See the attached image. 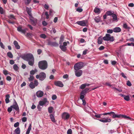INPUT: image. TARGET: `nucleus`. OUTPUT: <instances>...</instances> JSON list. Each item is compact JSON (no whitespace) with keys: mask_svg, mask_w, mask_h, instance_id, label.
Segmentation results:
<instances>
[{"mask_svg":"<svg viewBox=\"0 0 134 134\" xmlns=\"http://www.w3.org/2000/svg\"><path fill=\"white\" fill-rule=\"evenodd\" d=\"M22 58L28 62L29 64L33 66L34 63V58L33 55L31 53H27L23 55Z\"/></svg>","mask_w":134,"mask_h":134,"instance_id":"1","label":"nucleus"},{"mask_svg":"<svg viewBox=\"0 0 134 134\" xmlns=\"http://www.w3.org/2000/svg\"><path fill=\"white\" fill-rule=\"evenodd\" d=\"M47 63L45 60L40 61L38 62V66L40 69L41 70H44L47 67Z\"/></svg>","mask_w":134,"mask_h":134,"instance_id":"2","label":"nucleus"},{"mask_svg":"<svg viewBox=\"0 0 134 134\" xmlns=\"http://www.w3.org/2000/svg\"><path fill=\"white\" fill-rule=\"evenodd\" d=\"M46 77V74L43 72H41L39 75H37L36 76V78L37 79H39V80L41 81L44 80Z\"/></svg>","mask_w":134,"mask_h":134,"instance_id":"3","label":"nucleus"},{"mask_svg":"<svg viewBox=\"0 0 134 134\" xmlns=\"http://www.w3.org/2000/svg\"><path fill=\"white\" fill-rule=\"evenodd\" d=\"M103 39L104 41H110L112 42L114 40L113 37L111 36L110 35L108 34H107L105 36L103 37Z\"/></svg>","mask_w":134,"mask_h":134,"instance_id":"4","label":"nucleus"},{"mask_svg":"<svg viewBox=\"0 0 134 134\" xmlns=\"http://www.w3.org/2000/svg\"><path fill=\"white\" fill-rule=\"evenodd\" d=\"M83 66V64L82 62H80L76 64L74 66L75 70H78L81 69Z\"/></svg>","mask_w":134,"mask_h":134,"instance_id":"5","label":"nucleus"},{"mask_svg":"<svg viewBox=\"0 0 134 134\" xmlns=\"http://www.w3.org/2000/svg\"><path fill=\"white\" fill-rule=\"evenodd\" d=\"M14 104L13 105L11 106V107H12V108L14 109L16 111H18L19 110V108L18 105L15 100H14Z\"/></svg>","mask_w":134,"mask_h":134,"instance_id":"6","label":"nucleus"},{"mask_svg":"<svg viewBox=\"0 0 134 134\" xmlns=\"http://www.w3.org/2000/svg\"><path fill=\"white\" fill-rule=\"evenodd\" d=\"M111 115H113L112 117L113 118H126V115L121 114H115L114 112V114H111Z\"/></svg>","mask_w":134,"mask_h":134,"instance_id":"7","label":"nucleus"},{"mask_svg":"<svg viewBox=\"0 0 134 134\" xmlns=\"http://www.w3.org/2000/svg\"><path fill=\"white\" fill-rule=\"evenodd\" d=\"M17 30L18 31L24 34H25L26 32V31L28 30V29L26 28L24 29H22V27L19 26L17 27Z\"/></svg>","mask_w":134,"mask_h":134,"instance_id":"8","label":"nucleus"},{"mask_svg":"<svg viewBox=\"0 0 134 134\" xmlns=\"http://www.w3.org/2000/svg\"><path fill=\"white\" fill-rule=\"evenodd\" d=\"M75 75L77 77H79L82 75V71L81 70H75Z\"/></svg>","mask_w":134,"mask_h":134,"instance_id":"9","label":"nucleus"},{"mask_svg":"<svg viewBox=\"0 0 134 134\" xmlns=\"http://www.w3.org/2000/svg\"><path fill=\"white\" fill-rule=\"evenodd\" d=\"M70 115L67 113H64L62 115V118L64 120L68 119L70 117Z\"/></svg>","mask_w":134,"mask_h":134,"instance_id":"10","label":"nucleus"},{"mask_svg":"<svg viewBox=\"0 0 134 134\" xmlns=\"http://www.w3.org/2000/svg\"><path fill=\"white\" fill-rule=\"evenodd\" d=\"M76 24L82 26H85L86 25V21L84 20L77 21L76 23Z\"/></svg>","mask_w":134,"mask_h":134,"instance_id":"11","label":"nucleus"},{"mask_svg":"<svg viewBox=\"0 0 134 134\" xmlns=\"http://www.w3.org/2000/svg\"><path fill=\"white\" fill-rule=\"evenodd\" d=\"M48 104L49 102L47 101V99L46 98H44L43 100L40 101L39 102V105L41 106H43V105L47 104Z\"/></svg>","mask_w":134,"mask_h":134,"instance_id":"12","label":"nucleus"},{"mask_svg":"<svg viewBox=\"0 0 134 134\" xmlns=\"http://www.w3.org/2000/svg\"><path fill=\"white\" fill-rule=\"evenodd\" d=\"M54 84L55 85L60 87H63L64 85L62 82L60 81H55L54 82Z\"/></svg>","mask_w":134,"mask_h":134,"instance_id":"13","label":"nucleus"},{"mask_svg":"<svg viewBox=\"0 0 134 134\" xmlns=\"http://www.w3.org/2000/svg\"><path fill=\"white\" fill-rule=\"evenodd\" d=\"M43 92L41 91H38L36 93V96L38 97H42L43 96Z\"/></svg>","mask_w":134,"mask_h":134,"instance_id":"14","label":"nucleus"},{"mask_svg":"<svg viewBox=\"0 0 134 134\" xmlns=\"http://www.w3.org/2000/svg\"><path fill=\"white\" fill-rule=\"evenodd\" d=\"M48 45L55 47L59 46L58 44L55 42H48Z\"/></svg>","mask_w":134,"mask_h":134,"instance_id":"15","label":"nucleus"},{"mask_svg":"<svg viewBox=\"0 0 134 134\" xmlns=\"http://www.w3.org/2000/svg\"><path fill=\"white\" fill-rule=\"evenodd\" d=\"M103 119H99L100 121L103 122H110L111 121V120L110 119L103 118Z\"/></svg>","mask_w":134,"mask_h":134,"instance_id":"16","label":"nucleus"},{"mask_svg":"<svg viewBox=\"0 0 134 134\" xmlns=\"http://www.w3.org/2000/svg\"><path fill=\"white\" fill-rule=\"evenodd\" d=\"M31 21V24L33 26H35L37 23V20L36 19H34L33 18L30 19Z\"/></svg>","mask_w":134,"mask_h":134,"instance_id":"17","label":"nucleus"},{"mask_svg":"<svg viewBox=\"0 0 134 134\" xmlns=\"http://www.w3.org/2000/svg\"><path fill=\"white\" fill-rule=\"evenodd\" d=\"M13 44L15 46V48L16 49H19L20 48V46L18 44V42L16 41H14Z\"/></svg>","mask_w":134,"mask_h":134,"instance_id":"18","label":"nucleus"},{"mask_svg":"<svg viewBox=\"0 0 134 134\" xmlns=\"http://www.w3.org/2000/svg\"><path fill=\"white\" fill-rule=\"evenodd\" d=\"M121 29L119 27H115L113 29V31L115 32H119L121 31Z\"/></svg>","mask_w":134,"mask_h":134,"instance_id":"19","label":"nucleus"},{"mask_svg":"<svg viewBox=\"0 0 134 134\" xmlns=\"http://www.w3.org/2000/svg\"><path fill=\"white\" fill-rule=\"evenodd\" d=\"M50 118L52 122H56L54 118V115L53 114H51L50 115Z\"/></svg>","mask_w":134,"mask_h":134,"instance_id":"20","label":"nucleus"},{"mask_svg":"<svg viewBox=\"0 0 134 134\" xmlns=\"http://www.w3.org/2000/svg\"><path fill=\"white\" fill-rule=\"evenodd\" d=\"M59 47L61 50L64 52H65L67 50L66 47L63 45H60Z\"/></svg>","mask_w":134,"mask_h":134,"instance_id":"21","label":"nucleus"},{"mask_svg":"<svg viewBox=\"0 0 134 134\" xmlns=\"http://www.w3.org/2000/svg\"><path fill=\"white\" fill-rule=\"evenodd\" d=\"M26 10L28 15L29 16H31V9L30 8H29L27 7L26 8Z\"/></svg>","mask_w":134,"mask_h":134,"instance_id":"22","label":"nucleus"},{"mask_svg":"<svg viewBox=\"0 0 134 134\" xmlns=\"http://www.w3.org/2000/svg\"><path fill=\"white\" fill-rule=\"evenodd\" d=\"M31 129V124H30L29 125L28 128L26 131V134H29Z\"/></svg>","mask_w":134,"mask_h":134,"instance_id":"23","label":"nucleus"},{"mask_svg":"<svg viewBox=\"0 0 134 134\" xmlns=\"http://www.w3.org/2000/svg\"><path fill=\"white\" fill-rule=\"evenodd\" d=\"M14 132L16 134H20V128L19 127H17L15 130Z\"/></svg>","mask_w":134,"mask_h":134,"instance_id":"24","label":"nucleus"},{"mask_svg":"<svg viewBox=\"0 0 134 134\" xmlns=\"http://www.w3.org/2000/svg\"><path fill=\"white\" fill-rule=\"evenodd\" d=\"M64 36L63 35H62L60 37V40L59 41V43L60 44H62L64 41Z\"/></svg>","mask_w":134,"mask_h":134,"instance_id":"25","label":"nucleus"},{"mask_svg":"<svg viewBox=\"0 0 134 134\" xmlns=\"http://www.w3.org/2000/svg\"><path fill=\"white\" fill-rule=\"evenodd\" d=\"M6 98L5 99V103H8L9 102V98L10 97V96L9 94H7L6 96Z\"/></svg>","mask_w":134,"mask_h":134,"instance_id":"26","label":"nucleus"},{"mask_svg":"<svg viewBox=\"0 0 134 134\" xmlns=\"http://www.w3.org/2000/svg\"><path fill=\"white\" fill-rule=\"evenodd\" d=\"M54 109L52 107H50L48 108V112L49 113H52Z\"/></svg>","mask_w":134,"mask_h":134,"instance_id":"27","label":"nucleus"},{"mask_svg":"<svg viewBox=\"0 0 134 134\" xmlns=\"http://www.w3.org/2000/svg\"><path fill=\"white\" fill-rule=\"evenodd\" d=\"M29 86L32 89H33L35 87V86L33 82H31L30 83L29 85Z\"/></svg>","mask_w":134,"mask_h":134,"instance_id":"28","label":"nucleus"},{"mask_svg":"<svg viewBox=\"0 0 134 134\" xmlns=\"http://www.w3.org/2000/svg\"><path fill=\"white\" fill-rule=\"evenodd\" d=\"M94 12L96 13H99L100 12L99 9L96 7L94 10Z\"/></svg>","mask_w":134,"mask_h":134,"instance_id":"29","label":"nucleus"},{"mask_svg":"<svg viewBox=\"0 0 134 134\" xmlns=\"http://www.w3.org/2000/svg\"><path fill=\"white\" fill-rule=\"evenodd\" d=\"M7 55L9 58H12L13 57V55L12 53L10 52H8L7 53Z\"/></svg>","mask_w":134,"mask_h":134,"instance_id":"30","label":"nucleus"},{"mask_svg":"<svg viewBox=\"0 0 134 134\" xmlns=\"http://www.w3.org/2000/svg\"><path fill=\"white\" fill-rule=\"evenodd\" d=\"M114 12L111 11H109L107 12L106 13V14L108 15H113L114 14Z\"/></svg>","mask_w":134,"mask_h":134,"instance_id":"31","label":"nucleus"},{"mask_svg":"<svg viewBox=\"0 0 134 134\" xmlns=\"http://www.w3.org/2000/svg\"><path fill=\"white\" fill-rule=\"evenodd\" d=\"M133 120V119L129 117L128 116H126V122H127L128 123L130 122L128 121V120H129L130 121H132Z\"/></svg>","mask_w":134,"mask_h":134,"instance_id":"32","label":"nucleus"},{"mask_svg":"<svg viewBox=\"0 0 134 134\" xmlns=\"http://www.w3.org/2000/svg\"><path fill=\"white\" fill-rule=\"evenodd\" d=\"M112 17L113 18V21H115L117 19V16L115 14H113L112 15Z\"/></svg>","mask_w":134,"mask_h":134,"instance_id":"33","label":"nucleus"},{"mask_svg":"<svg viewBox=\"0 0 134 134\" xmlns=\"http://www.w3.org/2000/svg\"><path fill=\"white\" fill-rule=\"evenodd\" d=\"M13 68L15 71H17L19 69V67L16 64H15L13 65Z\"/></svg>","mask_w":134,"mask_h":134,"instance_id":"34","label":"nucleus"},{"mask_svg":"<svg viewBox=\"0 0 134 134\" xmlns=\"http://www.w3.org/2000/svg\"><path fill=\"white\" fill-rule=\"evenodd\" d=\"M94 20L95 22L97 23H98L100 21V18L98 17H95L94 18Z\"/></svg>","mask_w":134,"mask_h":134,"instance_id":"35","label":"nucleus"},{"mask_svg":"<svg viewBox=\"0 0 134 134\" xmlns=\"http://www.w3.org/2000/svg\"><path fill=\"white\" fill-rule=\"evenodd\" d=\"M34 78V77L33 76L30 75V77L29 78V81H32Z\"/></svg>","mask_w":134,"mask_h":134,"instance_id":"36","label":"nucleus"},{"mask_svg":"<svg viewBox=\"0 0 134 134\" xmlns=\"http://www.w3.org/2000/svg\"><path fill=\"white\" fill-rule=\"evenodd\" d=\"M97 42L98 44H101L102 42V38H99L98 39Z\"/></svg>","mask_w":134,"mask_h":134,"instance_id":"37","label":"nucleus"},{"mask_svg":"<svg viewBox=\"0 0 134 134\" xmlns=\"http://www.w3.org/2000/svg\"><path fill=\"white\" fill-rule=\"evenodd\" d=\"M32 34L30 33H27L26 34V35L27 37H28L30 38H31L32 37Z\"/></svg>","mask_w":134,"mask_h":134,"instance_id":"38","label":"nucleus"},{"mask_svg":"<svg viewBox=\"0 0 134 134\" xmlns=\"http://www.w3.org/2000/svg\"><path fill=\"white\" fill-rule=\"evenodd\" d=\"M7 22L10 24H14L15 23V21H11V20L10 19H8L7 20Z\"/></svg>","mask_w":134,"mask_h":134,"instance_id":"39","label":"nucleus"},{"mask_svg":"<svg viewBox=\"0 0 134 134\" xmlns=\"http://www.w3.org/2000/svg\"><path fill=\"white\" fill-rule=\"evenodd\" d=\"M40 37L41 38L45 39L46 38V35L44 34H42L40 35Z\"/></svg>","mask_w":134,"mask_h":134,"instance_id":"40","label":"nucleus"},{"mask_svg":"<svg viewBox=\"0 0 134 134\" xmlns=\"http://www.w3.org/2000/svg\"><path fill=\"white\" fill-rule=\"evenodd\" d=\"M9 18L10 19H11L12 18H13V19L14 20L16 19V18H15V16H14V15L12 14L10 15L9 17Z\"/></svg>","mask_w":134,"mask_h":134,"instance_id":"41","label":"nucleus"},{"mask_svg":"<svg viewBox=\"0 0 134 134\" xmlns=\"http://www.w3.org/2000/svg\"><path fill=\"white\" fill-rule=\"evenodd\" d=\"M86 87V85H85V83L82 84L80 86V88L81 89H83Z\"/></svg>","mask_w":134,"mask_h":134,"instance_id":"42","label":"nucleus"},{"mask_svg":"<svg viewBox=\"0 0 134 134\" xmlns=\"http://www.w3.org/2000/svg\"><path fill=\"white\" fill-rule=\"evenodd\" d=\"M126 84L129 87H130L132 86V84L131 82L129 80L127 81Z\"/></svg>","mask_w":134,"mask_h":134,"instance_id":"43","label":"nucleus"},{"mask_svg":"<svg viewBox=\"0 0 134 134\" xmlns=\"http://www.w3.org/2000/svg\"><path fill=\"white\" fill-rule=\"evenodd\" d=\"M72 131L71 129H69L67 132V134H72Z\"/></svg>","mask_w":134,"mask_h":134,"instance_id":"44","label":"nucleus"},{"mask_svg":"<svg viewBox=\"0 0 134 134\" xmlns=\"http://www.w3.org/2000/svg\"><path fill=\"white\" fill-rule=\"evenodd\" d=\"M12 108L11 107V106H10V107H9L7 109V111L9 113H10L12 110Z\"/></svg>","mask_w":134,"mask_h":134,"instance_id":"45","label":"nucleus"},{"mask_svg":"<svg viewBox=\"0 0 134 134\" xmlns=\"http://www.w3.org/2000/svg\"><path fill=\"white\" fill-rule=\"evenodd\" d=\"M113 30H112L111 29H108L107 30V32L108 33L111 34L113 33Z\"/></svg>","mask_w":134,"mask_h":134,"instance_id":"46","label":"nucleus"},{"mask_svg":"<svg viewBox=\"0 0 134 134\" xmlns=\"http://www.w3.org/2000/svg\"><path fill=\"white\" fill-rule=\"evenodd\" d=\"M19 125V123L17 122L14 124V126L15 127H16Z\"/></svg>","mask_w":134,"mask_h":134,"instance_id":"47","label":"nucleus"},{"mask_svg":"<svg viewBox=\"0 0 134 134\" xmlns=\"http://www.w3.org/2000/svg\"><path fill=\"white\" fill-rule=\"evenodd\" d=\"M44 15L46 16V18L47 19H48L49 18V15L48 14V12H45Z\"/></svg>","mask_w":134,"mask_h":134,"instance_id":"48","label":"nucleus"},{"mask_svg":"<svg viewBox=\"0 0 134 134\" xmlns=\"http://www.w3.org/2000/svg\"><path fill=\"white\" fill-rule=\"evenodd\" d=\"M57 98V96L55 94L53 95L52 96V99L53 100Z\"/></svg>","mask_w":134,"mask_h":134,"instance_id":"49","label":"nucleus"},{"mask_svg":"<svg viewBox=\"0 0 134 134\" xmlns=\"http://www.w3.org/2000/svg\"><path fill=\"white\" fill-rule=\"evenodd\" d=\"M76 11L79 12H81L83 11V9L82 8H78L76 9Z\"/></svg>","mask_w":134,"mask_h":134,"instance_id":"50","label":"nucleus"},{"mask_svg":"<svg viewBox=\"0 0 134 134\" xmlns=\"http://www.w3.org/2000/svg\"><path fill=\"white\" fill-rule=\"evenodd\" d=\"M6 80L8 81H10L11 80L12 78L11 77L9 76H8L6 77Z\"/></svg>","mask_w":134,"mask_h":134,"instance_id":"51","label":"nucleus"},{"mask_svg":"<svg viewBox=\"0 0 134 134\" xmlns=\"http://www.w3.org/2000/svg\"><path fill=\"white\" fill-rule=\"evenodd\" d=\"M0 13L1 14H2L4 13L3 10L1 7H0Z\"/></svg>","mask_w":134,"mask_h":134,"instance_id":"52","label":"nucleus"},{"mask_svg":"<svg viewBox=\"0 0 134 134\" xmlns=\"http://www.w3.org/2000/svg\"><path fill=\"white\" fill-rule=\"evenodd\" d=\"M8 71L7 70H4L3 71V73L5 75H6L8 74Z\"/></svg>","mask_w":134,"mask_h":134,"instance_id":"53","label":"nucleus"},{"mask_svg":"<svg viewBox=\"0 0 134 134\" xmlns=\"http://www.w3.org/2000/svg\"><path fill=\"white\" fill-rule=\"evenodd\" d=\"M38 84V82L37 80H35L34 81V85L35 86H37Z\"/></svg>","mask_w":134,"mask_h":134,"instance_id":"54","label":"nucleus"},{"mask_svg":"<svg viewBox=\"0 0 134 134\" xmlns=\"http://www.w3.org/2000/svg\"><path fill=\"white\" fill-rule=\"evenodd\" d=\"M85 97L84 95L80 94V99L82 100Z\"/></svg>","mask_w":134,"mask_h":134,"instance_id":"55","label":"nucleus"},{"mask_svg":"<svg viewBox=\"0 0 134 134\" xmlns=\"http://www.w3.org/2000/svg\"><path fill=\"white\" fill-rule=\"evenodd\" d=\"M9 63L10 64L13 65L15 63V62L13 60L11 59L10 60Z\"/></svg>","mask_w":134,"mask_h":134,"instance_id":"56","label":"nucleus"},{"mask_svg":"<svg viewBox=\"0 0 134 134\" xmlns=\"http://www.w3.org/2000/svg\"><path fill=\"white\" fill-rule=\"evenodd\" d=\"M104 47L103 46H100L99 48V50L101 51L104 49Z\"/></svg>","mask_w":134,"mask_h":134,"instance_id":"57","label":"nucleus"},{"mask_svg":"<svg viewBox=\"0 0 134 134\" xmlns=\"http://www.w3.org/2000/svg\"><path fill=\"white\" fill-rule=\"evenodd\" d=\"M127 44L129 46H134V43L132 42H131V43H127Z\"/></svg>","mask_w":134,"mask_h":134,"instance_id":"58","label":"nucleus"},{"mask_svg":"<svg viewBox=\"0 0 134 134\" xmlns=\"http://www.w3.org/2000/svg\"><path fill=\"white\" fill-rule=\"evenodd\" d=\"M0 46L3 49L4 48V46L3 43L1 42H0Z\"/></svg>","mask_w":134,"mask_h":134,"instance_id":"59","label":"nucleus"},{"mask_svg":"<svg viewBox=\"0 0 134 134\" xmlns=\"http://www.w3.org/2000/svg\"><path fill=\"white\" fill-rule=\"evenodd\" d=\"M22 121L25 122L26 121L27 118L26 117H24L22 118Z\"/></svg>","mask_w":134,"mask_h":134,"instance_id":"60","label":"nucleus"},{"mask_svg":"<svg viewBox=\"0 0 134 134\" xmlns=\"http://www.w3.org/2000/svg\"><path fill=\"white\" fill-rule=\"evenodd\" d=\"M31 0H26V2L25 3L26 4H28L30 2Z\"/></svg>","mask_w":134,"mask_h":134,"instance_id":"61","label":"nucleus"},{"mask_svg":"<svg viewBox=\"0 0 134 134\" xmlns=\"http://www.w3.org/2000/svg\"><path fill=\"white\" fill-rule=\"evenodd\" d=\"M128 6L129 7H133L134 6V4L133 3H131L128 4Z\"/></svg>","mask_w":134,"mask_h":134,"instance_id":"62","label":"nucleus"},{"mask_svg":"<svg viewBox=\"0 0 134 134\" xmlns=\"http://www.w3.org/2000/svg\"><path fill=\"white\" fill-rule=\"evenodd\" d=\"M88 51V50L87 49H85V50L83 52V54L84 55H85L87 53V51Z\"/></svg>","mask_w":134,"mask_h":134,"instance_id":"63","label":"nucleus"},{"mask_svg":"<svg viewBox=\"0 0 134 134\" xmlns=\"http://www.w3.org/2000/svg\"><path fill=\"white\" fill-rule=\"evenodd\" d=\"M42 24L44 26H45L47 25V23L45 21H43L42 22Z\"/></svg>","mask_w":134,"mask_h":134,"instance_id":"64","label":"nucleus"}]
</instances>
